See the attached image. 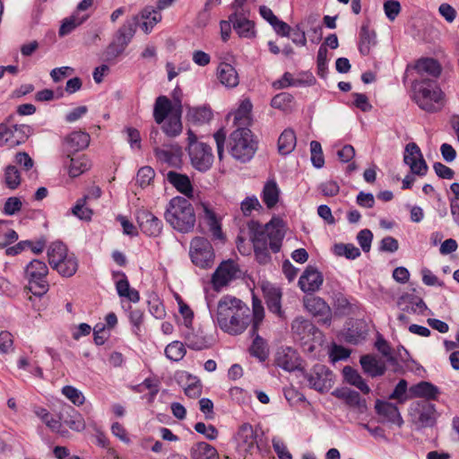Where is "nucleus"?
Segmentation results:
<instances>
[{"mask_svg": "<svg viewBox=\"0 0 459 459\" xmlns=\"http://www.w3.org/2000/svg\"><path fill=\"white\" fill-rule=\"evenodd\" d=\"M215 318L223 332L238 335L242 333L251 322L250 308L241 299L226 295L218 302Z\"/></svg>", "mask_w": 459, "mask_h": 459, "instance_id": "nucleus-1", "label": "nucleus"}, {"mask_svg": "<svg viewBox=\"0 0 459 459\" xmlns=\"http://www.w3.org/2000/svg\"><path fill=\"white\" fill-rule=\"evenodd\" d=\"M284 223L280 219H272L265 225L251 221L247 223L248 236L253 247L269 246L273 253L281 250L285 236Z\"/></svg>", "mask_w": 459, "mask_h": 459, "instance_id": "nucleus-2", "label": "nucleus"}, {"mask_svg": "<svg viewBox=\"0 0 459 459\" xmlns=\"http://www.w3.org/2000/svg\"><path fill=\"white\" fill-rule=\"evenodd\" d=\"M182 104L177 100L172 104L166 96L156 99L153 107V118L158 125H161L162 132L169 137H177L182 132L181 122Z\"/></svg>", "mask_w": 459, "mask_h": 459, "instance_id": "nucleus-3", "label": "nucleus"}, {"mask_svg": "<svg viewBox=\"0 0 459 459\" xmlns=\"http://www.w3.org/2000/svg\"><path fill=\"white\" fill-rule=\"evenodd\" d=\"M413 100L420 108L435 113L444 106V93L433 79H417L412 82Z\"/></svg>", "mask_w": 459, "mask_h": 459, "instance_id": "nucleus-4", "label": "nucleus"}, {"mask_svg": "<svg viewBox=\"0 0 459 459\" xmlns=\"http://www.w3.org/2000/svg\"><path fill=\"white\" fill-rule=\"evenodd\" d=\"M165 220L176 230L187 233L195 224V213L190 202L185 197L176 196L170 200L165 212Z\"/></svg>", "mask_w": 459, "mask_h": 459, "instance_id": "nucleus-5", "label": "nucleus"}, {"mask_svg": "<svg viewBox=\"0 0 459 459\" xmlns=\"http://www.w3.org/2000/svg\"><path fill=\"white\" fill-rule=\"evenodd\" d=\"M228 151L233 159L242 163L249 161L255 155L257 144L247 127H237L228 140Z\"/></svg>", "mask_w": 459, "mask_h": 459, "instance_id": "nucleus-6", "label": "nucleus"}, {"mask_svg": "<svg viewBox=\"0 0 459 459\" xmlns=\"http://www.w3.org/2000/svg\"><path fill=\"white\" fill-rule=\"evenodd\" d=\"M48 268L40 260L34 259L25 267V278L29 281V290L35 296L41 297L48 290L49 285L47 281Z\"/></svg>", "mask_w": 459, "mask_h": 459, "instance_id": "nucleus-7", "label": "nucleus"}, {"mask_svg": "<svg viewBox=\"0 0 459 459\" xmlns=\"http://www.w3.org/2000/svg\"><path fill=\"white\" fill-rule=\"evenodd\" d=\"M189 255L193 264L202 269L213 266L215 254L210 241L203 237H195L190 243Z\"/></svg>", "mask_w": 459, "mask_h": 459, "instance_id": "nucleus-8", "label": "nucleus"}, {"mask_svg": "<svg viewBox=\"0 0 459 459\" xmlns=\"http://www.w3.org/2000/svg\"><path fill=\"white\" fill-rule=\"evenodd\" d=\"M411 420L416 429L431 428L437 421L435 404L428 401L413 403L409 411Z\"/></svg>", "mask_w": 459, "mask_h": 459, "instance_id": "nucleus-9", "label": "nucleus"}, {"mask_svg": "<svg viewBox=\"0 0 459 459\" xmlns=\"http://www.w3.org/2000/svg\"><path fill=\"white\" fill-rule=\"evenodd\" d=\"M186 151L194 169L200 172H206L212 168L214 155L209 144L194 143L191 147H186Z\"/></svg>", "mask_w": 459, "mask_h": 459, "instance_id": "nucleus-10", "label": "nucleus"}, {"mask_svg": "<svg viewBox=\"0 0 459 459\" xmlns=\"http://www.w3.org/2000/svg\"><path fill=\"white\" fill-rule=\"evenodd\" d=\"M137 23L138 17L134 16L132 20L126 21L119 28L116 41L111 43L107 48V56L108 57H116L125 50L135 33Z\"/></svg>", "mask_w": 459, "mask_h": 459, "instance_id": "nucleus-11", "label": "nucleus"}, {"mask_svg": "<svg viewBox=\"0 0 459 459\" xmlns=\"http://www.w3.org/2000/svg\"><path fill=\"white\" fill-rule=\"evenodd\" d=\"M31 133V127L27 125L0 124V145L18 146L25 143Z\"/></svg>", "mask_w": 459, "mask_h": 459, "instance_id": "nucleus-12", "label": "nucleus"}, {"mask_svg": "<svg viewBox=\"0 0 459 459\" xmlns=\"http://www.w3.org/2000/svg\"><path fill=\"white\" fill-rule=\"evenodd\" d=\"M304 376L308 385L318 392L327 391L332 386L333 373L325 365H315L311 371Z\"/></svg>", "mask_w": 459, "mask_h": 459, "instance_id": "nucleus-13", "label": "nucleus"}, {"mask_svg": "<svg viewBox=\"0 0 459 459\" xmlns=\"http://www.w3.org/2000/svg\"><path fill=\"white\" fill-rule=\"evenodd\" d=\"M403 161L410 167L412 174L422 177L428 172V165L420 147L415 143H409L405 146Z\"/></svg>", "mask_w": 459, "mask_h": 459, "instance_id": "nucleus-14", "label": "nucleus"}, {"mask_svg": "<svg viewBox=\"0 0 459 459\" xmlns=\"http://www.w3.org/2000/svg\"><path fill=\"white\" fill-rule=\"evenodd\" d=\"M291 331L294 338L304 343L321 338L320 331L309 320L301 316L293 320Z\"/></svg>", "mask_w": 459, "mask_h": 459, "instance_id": "nucleus-15", "label": "nucleus"}, {"mask_svg": "<svg viewBox=\"0 0 459 459\" xmlns=\"http://www.w3.org/2000/svg\"><path fill=\"white\" fill-rule=\"evenodd\" d=\"M137 222L142 232L147 236L157 237L162 231V221L147 210L142 209L137 212Z\"/></svg>", "mask_w": 459, "mask_h": 459, "instance_id": "nucleus-16", "label": "nucleus"}, {"mask_svg": "<svg viewBox=\"0 0 459 459\" xmlns=\"http://www.w3.org/2000/svg\"><path fill=\"white\" fill-rule=\"evenodd\" d=\"M333 395L342 400L346 405L358 413L363 414L368 409L366 400L361 398L357 391L348 387L335 389Z\"/></svg>", "mask_w": 459, "mask_h": 459, "instance_id": "nucleus-17", "label": "nucleus"}, {"mask_svg": "<svg viewBox=\"0 0 459 459\" xmlns=\"http://www.w3.org/2000/svg\"><path fill=\"white\" fill-rule=\"evenodd\" d=\"M186 345L195 351H202L212 345V338L207 336L201 328L186 326L183 332Z\"/></svg>", "mask_w": 459, "mask_h": 459, "instance_id": "nucleus-18", "label": "nucleus"}, {"mask_svg": "<svg viewBox=\"0 0 459 459\" xmlns=\"http://www.w3.org/2000/svg\"><path fill=\"white\" fill-rule=\"evenodd\" d=\"M306 309L314 316H319V322L329 325L332 311L326 302L319 297H308L304 300Z\"/></svg>", "mask_w": 459, "mask_h": 459, "instance_id": "nucleus-19", "label": "nucleus"}, {"mask_svg": "<svg viewBox=\"0 0 459 459\" xmlns=\"http://www.w3.org/2000/svg\"><path fill=\"white\" fill-rule=\"evenodd\" d=\"M238 269L237 264L231 261L222 262L212 274V281L215 289L226 286L237 277Z\"/></svg>", "mask_w": 459, "mask_h": 459, "instance_id": "nucleus-20", "label": "nucleus"}, {"mask_svg": "<svg viewBox=\"0 0 459 459\" xmlns=\"http://www.w3.org/2000/svg\"><path fill=\"white\" fill-rule=\"evenodd\" d=\"M275 364L291 372L299 368L300 359L297 351L291 347H280L275 353Z\"/></svg>", "mask_w": 459, "mask_h": 459, "instance_id": "nucleus-21", "label": "nucleus"}, {"mask_svg": "<svg viewBox=\"0 0 459 459\" xmlns=\"http://www.w3.org/2000/svg\"><path fill=\"white\" fill-rule=\"evenodd\" d=\"M377 413L382 417V422H388L402 427L403 420L399 409L394 404L382 400H377L375 404Z\"/></svg>", "mask_w": 459, "mask_h": 459, "instance_id": "nucleus-22", "label": "nucleus"}, {"mask_svg": "<svg viewBox=\"0 0 459 459\" xmlns=\"http://www.w3.org/2000/svg\"><path fill=\"white\" fill-rule=\"evenodd\" d=\"M90 134L82 131H74L68 134L64 140V150L70 157L72 154L88 147Z\"/></svg>", "mask_w": 459, "mask_h": 459, "instance_id": "nucleus-23", "label": "nucleus"}, {"mask_svg": "<svg viewBox=\"0 0 459 459\" xmlns=\"http://www.w3.org/2000/svg\"><path fill=\"white\" fill-rule=\"evenodd\" d=\"M59 420L72 430L81 432L84 430L86 424L82 414L71 405L65 404L61 408Z\"/></svg>", "mask_w": 459, "mask_h": 459, "instance_id": "nucleus-24", "label": "nucleus"}, {"mask_svg": "<svg viewBox=\"0 0 459 459\" xmlns=\"http://www.w3.org/2000/svg\"><path fill=\"white\" fill-rule=\"evenodd\" d=\"M236 441L238 449L244 453H251L256 443V434L252 425L245 423L240 426Z\"/></svg>", "mask_w": 459, "mask_h": 459, "instance_id": "nucleus-25", "label": "nucleus"}, {"mask_svg": "<svg viewBox=\"0 0 459 459\" xmlns=\"http://www.w3.org/2000/svg\"><path fill=\"white\" fill-rule=\"evenodd\" d=\"M323 275L314 267H307L299 280V285L304 292H315L323 283Z\"/></svg>", "mask_w": 459, "mask_h": 459, "instance_id": "nucleus-26", "label": "nucleus"}, {"mask_svg": "<svg viewBox=\"0 0 459 459\" xmlns=\"http://www.w3.org/2000/svg\"><path fill=\"white\" fill-rule=\"evenodd\" d=\"M398 307L404 313L422 315L428 309L427 305L422 299L412 295L404 294L397 301Z\"/></svg>", "mask_w": 459, "mask_h": 459, "instance_id": "nucleus-27", "label": "nucleus"}, {"mask_svg": "<svg viewBox=\"0 0 459 459\" xmlns=\"http://www.w3.org/2000/svg\"><path fill=\"white\" fill-rule=\"evenodd\" d=\"M113 275L114 277H121V279L116 282V289L118 296L121 298H126L134 303L138 302L140 299L139 292L130 287L126 275L123 272L114 273Z\"/></svg>", "mask_w": 459, "mask_h": 459, "instance_id": "nucleus-28", "label": "nucleus"}, {"mask_svg": "<svg viewBox=\"0 0 459 459\" xmlns=\"http://www.w3.org/2000/svg\"><path fill=\"white\" fill-rule=\"evenodd\" d=\"M415 70L419 74L420 79H428L427 75L436 79L441 73V66L434 58H422L416 63Z\"/></svg>", "mask_w": 459, "mask_h": 459, "instance_id": "nucleus-29", "label": "nucleus"}, {"mask_svg": "<svg viewBox=\"0 0 459 459\" xmlns=\"http://www.w3.org/2000/svg\"><path fill=\"white\" fill-rule=\"evenodd\" d=\"M230 21L232 22L233 29L241 38L250 39L255 36V29L253 22L248 19L233 13L230 16Z\"/></svg>", "mask_w": 459, "mask_h": 459, "instance_id": "nucleus-30", "label": "nucleus"}, {"mask_svg": "<svg viewBox=\"0 0 459 459\" xmlns=\"http://www.w3.org/2000/svg\"><path fill=\"white\" fill-rule=\"evenodd\" d=\"M167 179L178 191L184 194L186 196H193V186L186 175L176 171H169L167 174Z\"/></svg>", "mask_w": 459, "mask_h": 459, "instance_id": "nucleus-31", "label": "nucleus"}, {"mask_svg": "<svg viewBox=\"0 0 459 459\" xmlns=\"http://www.w3.org/2000/svg\"><path fill=\"white\" fill-rule=\"evenodd\" d=\"M360 365L363 370L372 377L382 376L385 372V364L371 355H364L360 358Z\"/></svg>", "mask_w": 459, "mask_h": 459, "instance_id": "nucleus-32", "label": "nucleus"}, {"mask_svg": "<svg viewBox=\"0 0 459 459\" xmlns=\"http://www.w3.org/2000/svg\"><path fill=\"white\" fill-rule=\"evenodd\" d=\"M410 393L413 397H423L428 400H435L439 394V389L430 382L421 381L410 387Z\"/></svg>", "mask_w": 459, "mask_h": 459, "instance_id": "nucleus-33", "label": "nucleus"}, {"mask_svg": "<svg viewBox=\"0 0 459 459\" xmlns=\"http://www.w3.org/2000/svg\"><path fill=\"white\" fill-rule=\"evenodd\" d=\"M218 78L223 85L229 88H234L238 84V74L236 69L228 63H221L219 65Z\"/></svg>", "mask_w": 459, "mask_h": 459, "instance_id": "nucleus-34", "label": "nucleus"}, {"mask_svg": "<svg viewBox=\"0 0 459 459\" xmlns=\"http://www.w3.org/2000/svg\"><path fill=\"white\" fill-rule=\"evenodd\" d=\"M192 459H219V454L214 446L206 442L195 444L190 450Z\"/></svg>", "mask_w": 459, "mask_h": 459, "instance_id": "nucleus-35", "label": "nucleus"}, {"mask_svg": "<svg viewBox=\"0 0 459 459\" xmlns=\"http://www.w3.org/2000/svg\"><path fill=\"white\" fill-rule=\"evenodd\" d=\"M377 44L376 33L370 30L368 26L363 25L359 32V51L363 56H368L370 50Z\"/></svg>", "mask_w": 459, "mask_h": 459, "instance_id": "nucleus-36", "label": "nucleus"}, {"mask_svg": "<svg viewBox=\"0 0 459 459\" xmlns=\"http://www.w3.org/2000/svg\"><path fill=\"white\" fill-rule=\"evenodd\" d=\"M342 373L345 380L350 385L356 386L365 394H369V386L366 384V382L364 381L362 377L358 373L357 370L353 369L350 366H345L342 369Z\"/></svg>", "mask_w": 459, "mask_h": 459, "instance_id": "nucleus-37", "label": "nucleus"}, {"mask_svg": "<svg viewBox=\"0 0 459 459\" xmlns=\"http://www.w3.org/2000/svg\"><path fill=\"white\" fill-rule=\"evenodd\" d=\"M296 146V134L291 129H285L278 139V151L282 155L290 153Z\"/></svg>", "mask_w": 459, "mask_h": 459, "instance_id": "nucleus-38", "label": "nucleus"}, {"mask_svg": "<svg viewBox=\"0 0 459 459\" xmlns=\"http://www.w3.org/2000/svg\"><path fill=\"white\" fill-rule=\"evenodd\" d=\"M280 190L274 180L265 183L263 189L262 198L268 208H273L279 201Z\"/></svg>", "mask_w": 459, "mask_h": 459, "instance_id": "nucleus-39", "label": "nucleus"}, {"mask_svg": "<svg viewBox=\"0 0 459 459\" xmlns=\"http://www.w3.org/2000/svg\"><path fill=\"white\" fill-rule=\"evenodd\" d=\"M47 253L48 263L52 268L68 255L65 245L60 241L51 243L48 247Z\"/></svg>", "mask_w": 459, "mask_h": 459, "instance_id": "nucleus-40", "label": "nucleus"}, {"mask_svg": "<svg viewBox=\"0 0 459 459\" xmlns=\"http://www.w3.org/2000/svg\"><path fill=\"white\" fill-rule=\"evenodd\" d=\"M89 18V15H79L78 13H74L68 18L64 19L59 30L58 34L60 37H64L71 33L75 28L82 24L87 19Z\"/></svg>", "mask_w": 459, "mask_h": 459, "instance_id": "nucleus-41", "label": "nucleus"}, {"mask_svg": "<svg viewBox=\"0 0 459 459\" xmlns=\"http://www.w3.org/2000/svg\"><path fill=\"white\" fill-rule=\"evenodd\" d=\"M53 269L64 277H71L78 269L77 259L74 255H67L65 258L58 262V264H55Z\"/></svg>", "mask_w": 459, "mask_h": 459, "instance_id": "nucleus-42", "label": "nucleus"}, {"mask_svg": "<svg viewBox=\"0 0 459 459\" xmlns=\"http://www.w3.org/2000/svg\"><path fill=\"white\" fill-rule=\"evenodd\" d=\"M203 212L204 214V220L207 223V225L210 228L211 232L212 233L213 237L216 238H222V232L221 225L216 218L215 213L209 207L207 204L202 203L201 204Z\"/></svg>", "mask_w": 459, "mask_h": 459, "instance_id": "nucleus-43", "label": "nucleus"}, {"mask_svg": "<svg viewBox=\"0 0 459 459\" xmlns=\"http://www.w3.org/2000/svg\"><path fill=\"white\" fill-rule=\"evenodd\" d=\"M251 109L252 104L248 100H245L241 102L238 108L233 114L234 125L237 126V127H247L249 124V113Z\"/></svg>", "mask_w": 459, "mask_h": 459, "instance_id": "nucleus-44", "label": "nucleus"}, {"mask_svg": "<svg viewBox=\"0 0 459 459\" xmlns=\"http://www.w3.org/2000/svg\"><path fill=\"white\" fill-rule=\"evenodd\" d=\"M91 168V161L84 156H79L77 158H71L69 164V175L72 178H76L87 171Z\"/></svg>", "mask_w": 459, "mask_h": 459, "instance_id": "nucleus-45", "label": "nucleus"}, {"mask_svg": "<svg viewBox=\"0 0 459 459\" xmlns=\"http://www.w3.org/2000/svg\"><path fill=\"white\" fill-rule=\"evenodd\" d=\"M187 117L192 122L204 124L212 119V112L207 107L191 108L188 110Z\"/></svg>", "mask_w": 459, "mask_h": 459, "instance_id": "nucleus-46", "label": "nucleus"}, {"mask_svg": "<svg viewBox=\"0 0 459 459\" xmlns=\"http://www.w3.org/2000/svg\"><path fill=\"white\" fill-rule=\"evenodd\" d=\"M281 293L277 288H272L265 292V299L268 309L279 316L281 314Z\"/></svg>", "mask_w": 459, "mask_h": 459, "instance_id": "nucleus-47", "label": "nucleus"}, {"mask_svg": "<svg viewBox=\"0 0 459 459\" xmlns=\"http://www.w3.org/2000/svg\"><path fill=\"white\" fill-rule=\"evenodd\" d=\"M249 352L260 361H264L268 357V348L265 341L259 335H256L249 348Z\"/></svg>", "mask_w": 459, "mask_h": 459, "instance_id": "nucleus-48", "label": "nucleus"}, {"mask_svg": "<svg viewBox=\"0 0 459 459\" xmlns=\"http://www.w3.org/2000/svg\"><path fill=\"white\" fill-rule=\"evenodd\" d=\"M186 353V350L183 342L174 341L167 345L165 349L166 357L173 361L181 360Z\"/></svg>", "mask_w": 459, "mask_h": 459, "instance_id": "nucleus-49", "label": "nucleus"}, {"mask_svg": "<svg viewBox=\"0 0 459 459\" xmlns=\"http://www.w3.org/2000/svg\"><path fill=\"white\" fill-rule=\"evenodd\" d=\"M333 253L338 256H344L347 259H355L360 255L359 249L353 244H335L333 247Z\"/></svg>", "mask_w": 459, "mask_h": 459, "instance_id": "nucleus-50", "label": "nucleus"}, {"mask_svg": "<svg viewBox=\"0 0 459 459\" xmlns=\"http://www.w3.org/2000/svg\"><path fill=\"white\" fill-rule=\"evenodd\" d=\"M4 180L10 189H15L21 183V176L15 166L9 165L4 171Z\"/></svg>", "mask_w": 459, "mask_h": 459, "instance_id": "nucleus-51", "label": "nucleus"}, {"mask_svg": "<svg viewBox=\"0 0 459 459\" xmlns=\"http://www.w3.org/2000/svg\"><path fill=\"white\" fill-rule=\"evenodd\" d=\"M62 394L76 406H80L84 403L85 397L83 394L79 389L72 385L64 386L62 388Z\"/></svg>", "mask_w": 459, "mask_h": 459, "instance_id": "nucleus-52", "label": "nucleus"}, {"mask_svg": "<svg viewBox=\"0 0 459 459\" xmlns=\"http://www.w3.org/2000/svg\"><path fill=\"white\" fill-rule=\"evenodd\" d=\"M86 199L87 196H84L77 200L75 205L72 209V212L81 220L89 221L91 218L92 211L86 207Z\"/></svg>", "mask_w": 459, "mask_h": 459, "instance_id": "nucleus-53", "label": "nucleus"}, {"mask_svg": "<svg viewBox=\"0 0 459 459\" xmlns=\"http://www.w3.org/2000/svg\"><path fill=\"white\" fill-rule=\"evenodd\" d=\"M155 177V171L149 166L141 168L136 175V184L141 187H146L151 184Z\"/></svg>", "mask_w": 459, "mask_h": 459, "instance_id": "nucleus-54", "label": "nucleus"}, {"mask_svg": "<svg viewBox=\"0 0 459 459\" xmlns=\"http://www.w3.org/2000/svg\"><path fill=\"white\" fill-rule=\"evenodd\" d=\"M311 161L314 167L321 169L325 164L321 143L317 141L310 143Z\"/></svg>", "mask_w": 459, "mask_h": 459, "instance_id": "nucleus-55", "label": "nucleus"}, {"mask_svg": "<svg viewBox=\"0 0 459 459\" xmlns=\"http://www.w3.org/2000/svg\"><path fill=\"white\" fill-rule=\"evenodd\" d=\"M327 54L328 49L325 45L319 47L316 57L317 74L321 77H325L327 71Z\"/></svg>", "mask_w": 459, "mask_h": 459, "instance_id": "nucleus-56", "label": "nucleus"}, {"mask_svg": "<svg viewBox=\"0 0 459 459\" xmlns=\"http://www.w3.org/2000/svg\"><path fill=\"white\" fill-rule=\"evenodd\" d=\"M293 97L288 92H281L275 95L271 101V105L274 108L286 109L292 102Z\"/></svg>", "mask_w": 459, "mask_h": 459, "instance_id": "nucleus-57", "label": "nucleus"}, {"mask_svg": "<svg viewBox=\"0 0 459 459\" xmlns=\"http://www.w3.org/2000/svg\"><path fill=\"white\" fill-rule=\"evenodd\" d=\"M264 307L260 300L254 299H253V326L252 330L255 333L257 331L258 325L262 322L264 318Z\"/></svg>", "mask_w": 459, "mask_h": 459, "instance_id": "nucleus-58", "label": "nucleus"}, {"mask_svg": "<svg viewBox=\"0 0 459 459\" xmlns=\"http://www.w3.org/2000/svg\"><path fill=\"white\" fill-rule=\"evenodd\" d=\"M384 12L387 19L394 21L401 12V4L395 0H387L384 3Z\"/></svg>", "mask_w": 459, "mask_h": 459, "instance_id": "nucleus-59", "label": "nucleus"}, {"mask_svg": "<svg viewBox=\"0 0 459 459\" xmlns=\"http://www.w3.org/2000/svg\"><path fill=\"white\" fill-rule=\"evenodd\" d=\"M373 239L372 232L368 230H361L357 235V240L364 252H369Z\"/></svg>", "mask_w": 459, "mask_h": 459, "instance_id": "nucleus-60", "label": "nucleus"}, {"mask_svg": "<svg viewBox=\"0 0 459 459\" xmlns=\"http://www.w3.org/2000/svg\"><path fill=\"white\" fill-rule=\"evenodd\" d=\"M273 447L280 459H292L291 454L288 451L284 442L277 437L272 439Z\"/></svg>", "mask_w": 459, "mask_h": 459, "instance_id": "nucleus-61", "label": "nucleus"}, {"mask_svg": "<svg viewBox=\"0 0 459 459\" xmlns=\"http://www.w3.org/2000/svg\"><path fill=\"white\" fill-rule=\"evenodd\" d=\"M195 430L210 440H214L218 437L217 429L213 425L206 426L204 422H197L195 425Z\"/></svg>", "mask_w": 459, "mask_h": 459, "instance_id": "nucleus-62", "label": "nucleus"}, {"mask_svg": "<svg viewBox=\"0 0 459 459\" xmlns=\"http://www.w3.org/2000/svg\"><path fill=\"white\" fill-rule=\"evenodd\" d=\"M22 205V204L20 198L15 196L9 197L4 203V212L6 215H13L21 210Z\"/></svg>", "mask_w": 459, "mask_h": 459, "instance_id": "nucleus-63", "label": "nucleus"}, {"mask_svg": "<svg viewBox=\"0 0 459 459\" xmlns=\"http://www.w3.org/2000/svg\"><path fill=\"white\" fill-rule=\"evenodd\" d=\"M407 390V382L404 379H401L394 389L393 393L389 395V399L398 400L400 403H403L406 398L404 394Z\"/></svg>", "mask_w": 459, "mask_h": 459, "instance_id": "nucleus-64", "label": "nucleus"}]
</instances>
